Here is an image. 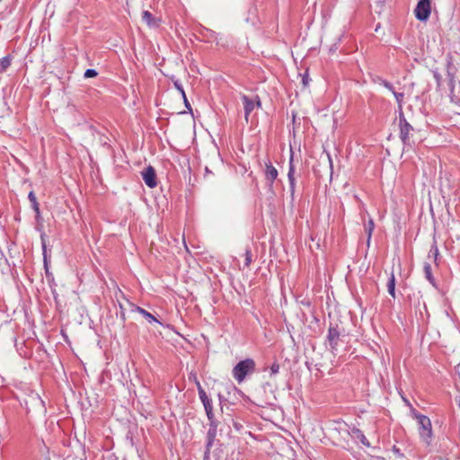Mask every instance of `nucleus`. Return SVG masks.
I'll return each instance as SVG.
<instances>
[{"mask_svg": "<svg viewBox=\"0 0 460 460\" xmlns=\"http://www.w3.org/2000/svg\"><path fill=\"white\" fill-rule=\"evenodd\" d=\"M411 415L418 422V431L421 441L429 446L433 438L432 424L430 419L420 413L413 406H411Z\"/></svg>", "mask_w": 460, "mask_h": 460, "instance_id": "obj_1", "label": "nucleus"}, {"mask_svg": "<svg viewBox=\"0 0 460 460\" xmlns=\"http://www.w3.org/2000/svg\"><path fill=\"white\" fill-rule=\"evenodd\" d=\"M256 370V363L252 358H245L239 361L233 368V377L241 384L245 377L252 375Z\"/></svg>", "mask_w": 460, "mask_h": 460, "instance_id": "obj_2", "label": "nucleus"}, {"mask_svg": "<svg viewBox=\"0 0 460 460\" xmlns=\"http://www.w3.org/2000/svg\"><path fill=\"white\" fill-rule=\"evenodd\" d=\"M399 128H400V138L404 146H412L415 143L411 139L413 132L415 131L413 127L407 121L404 113L401 112L399 115Z\"/></svg>", "mask_w": 460, "mask_h": 460, "instance_id": "obj_3", "label": "nucleus"}, {"mask_svg": "<svg viewBox=\"0 0 460 460\" xmlns=\"http://www.w3.org/2000/svg\"><path fill=\"white\" fill-rule=\"evenodd\" d=\"M341 330L339 325L331 323L328 329L327 341L330 346V349L332 353L338 350L340 342L341 341Z\"/></svg>", "mask_w": 460, "mask_h": 460, "instance_id": "obj_4", "label": "nucleus"}, {"mask_svg": "<svg viewBox=\"0 0 460 460\" xmlns=\"http://www.w3.org/2000/svg\"><path fill=\"white\" fill-rule=\"evenodd\" d=\"M208 430L207 432V443H206V450L204 453V460H208L210 448L213 447L218 427V420L217 419L208 420Z\"/></svg>", "mask_w": 460, "mask_h": 460, "instance_id": "obj_5", "label": "nucleus"}, {"mask_svg": "<svg viewBox=\"0 0 460 460\" xmlns=\"http://www.w3.org/2000/svg\"><path fill=\"white\" fill-rule=\"evenodd\" d=\"M244 109V118L248 121L251 112L254 110L255 106L261 107V102L258 95L255 96V100L249 98L247 95L243 94L241 96Z\"/></svg>", "mask_w": 460, "mask_h": 460, "instance_id": "obj_6", "label": "nucleus"}, {"mask_svg": "<svg viewBox=\"0 0 460 460\" xmlns=\"http://www.w3.org/2000/svg\"><path fill=\"white\" fill-rule=\"evenodd\" d=\"M414 12L418 20L426 21L430 15V0H420Z\"/></svg>", "mask_w": 460, "mask_h": 460, "instance_id": "obj_7", "label": "nucleus"}, {"mask_svg": "<svg viewBox=\"0 0 460 460\" xmlns=\"http://www.w3.org/2000/svg\"><path fill=\"white\" fill-rule=\"evenodd\" d=\"M264 176L268 183L269 190L273 193V183L277 179L279 172L278 170L272 165L271 162L268 159L265 162Z\"/></svg>", "mask_w": 460, "mask_h": 460, "instance_id": "obj_8", "label": "nucleus"}, {"mask_svg": "<svg viewBox=\"0 0 460 460\" xmlns=\"http://www.w3.org/2000/svg\"><path fill=\"white\" fill-rule=\"evenodd\" d=\"M142 178L149 188H155L157 185L155 170L148 166L142 172Z\"/></svg>", "mask_w": 460, "mask_h": 460, "instance_id": "obj_9", "label": "nucleus"}, {"mask_svg": "<svg viewBox=\"0 0 460 460\" xmlns=\"http://www.w3.org/2000/svg\"><path fill=\"white\" fill-rule=\"evenodd\" d=\"M128 303L132 312L139 313L140 314L143 315V317H145L146 319V321L148 323H159V321L152 314H150L149 312H147L144 308L139 307V306H137V305H134L132 303H129V302H128Z\"/></svg>", "mask_w": 460, "mask_h": 460, "instance_id": "obj_10", "label": "nucleus"}, {"mask_svg": "<svg viewBox=\"0 0 460 460\" xmlns=\"http://www.w3.org/2000/svg\"><path fill=\"white\" fill-rule=\"evenodd\" d=\"M288 179L289 182V189L291 196L294 197L295 189H296V178H295V166L293 164V158H290L289 161V168L288 172Z\"/></svg>", "mask_w": 460, "mask_h": 460, "instance_id": "obj_11", "label": "nucleus"}, {"mask_svg": "<svg viewBox=\"0 0 460 460\" xmlns=\"http://www.w3.org/2000/svg\"><path fill=\"white\" fill-rule=\"evenodd\" d=\"M142 21L146 22L149 27H158L159 20L155 18L149 11H143Z\"/></svg>", "mask_w": 460, "mask_h": 460, "instance_id": "obj_12", "label": "nucleus"}, {"mask_svg": "<svg viewBox=\"0 0 460 460\" xmlns=\"http://www.w3.org/2000/svg\"><path fill=\"white\" fill-rule=\"evenodd\" d=\"M350 435L352 438L358 439L364 446L370 447L369 441L359 429L353 428L350 431Z\"/></svg>", "mask_w": 460, "mask_h": 460, "instance_id": "obj_13", "label": "nucleus"}, {"mask_svg": "<svg viewBox=\"0 0 460 460\" xmlns=\"http://www.w3.org/2000/svg\"><path fill=\"white\" fill-rule=\"evenodd\" d=\"M28 199H29L30 202L31 203L32 209L36 213V219L39 220V218L40 217V205L37 201V198H36V195L33 190L29 192Z\"/></svg>", "mask_w": 460, "mask_h": 460, "instance_id": "obj_14", "label": "nucleus"}, {"mask_svg": "<svg viewBox=\"0 0 460 460\" xmlns=\"http://www.w3.org/2000/svg\"><path fill=\"white\" fill-rule=\"evenodd\" d=\"M423 271H424V274H425V278L428 279V281L432 285V286H436V281H435V279L432 275V270H431V266L429 263L428 262H425L424 263V266H423Z\"/></svg>", "mask_w": 460, "mask_h": 460, "instance_id": "obj_15", "label": "nucleus"}, {"mask_svg": "<svg viewBox=\"0 0 460 460\" xmlns=\"http://www.w3.org/2000/svg\"><path fill=\"white\" fill-rule=\"evenodd\" d=\"M388 293L394 298L395 297V277L394 273H391L387 282Z\"/></svg>", "mask_w": 460, "mask_h": 460, "instance_id": "obj_16", "label": "nucleus"}, {"mask_svg": "<svg viewBox=\"0 0 460 460\" xmlns=\"http://www.w3.org/2000/svg\"><path fill=\"white\" fill-rule=\"evenodd\" d=\"M447 79H448V86H449V90H450V97H451V100L453 101V93H454L456 80H455L454 73L451 72L449 69L447 70Z\"/></svg>", "mask_w": 460, "mask_h": 460, "instance_id": "obj_17", "label": "nucleus"}, {"mask_svg": "<svg viewBox=\"0 0 460 460\" xmlns=\"http://www.w3.org/2000/svg\"><path fill=\"white\" fill-rule=\"evenodd\" d=\"M374 227H375V224H374L373 219H369L368 222L365 225V232L367 234V245H369L372 233L374 231Z\"/></svg>", "mask_w": 460, "mask_h": 460, "instance_id": "obj_18", "label": "nucleus"}, {"mask_svg": "<svg viewBox=\"0 0 460 460\" xmlns=\"http://www.w3.org/2000/svg\"><path fill=\"white\" fill-rule=\"evenodd\" d=\"M41 239H42V252H43L42 254H43L44 268L46 270V274L48 275L49 274V256L48 255V252H47V247H46V243L43 239V236H41Z\"/></svg>", "mask_w": 460, "mask_h": 460, "instance_id": "obj_19", "label": "nucleus"}, {"mask_svg": "<svg viewBox=\"0 0 460 460\" xmlns=\"http://www.w3.org/2000/svg\"><path fill=\"white\" fill-rule=\"evenodd\" d=\"M393 94L395 97L396 102L398 104V113H399V115H401V112H403V111H402V102H403L404 93L394 91Z\"/></svg>", "mask_w": 460, "mask_h": 460, "instance_id": "obj_20", "label": "nucleus"}, {"mask_svg": "<svg viewBox=\"0 0 460 460\" xmlns=\"http://www.w3.org/2000/svg\"><path fill=\"white\" fill-rule=\"evenodd\" d=\"M203 406H204L208 420L216 419L215 414L213 412L212 400L209 402H207L206 403H203Z\"/></svg>", "mask_w": 460, "mask_h": 460, "instance_id": "obj_21", "label": "nucleus"}, {"mask_svg": "<svg viewBox=\"0 0 460 460\" xmlns=\"http://www.w3.org/2000/svg\"><path fill=\"white\" fill-rule=\"evenodd\" d=\"M197 389H198L199 396V399H200L202 404L206 403L207 402L211 401V399L208 398V396L207 395V394H206L205 390L203 389L200 383H198Z\"/></svg>", "mask_w": 460, "mask_h": 460, "instance_id": "obj_22", "label": "nucleus"}, {"mask_svg": "<svg viewBox=\"0 0 460 460\" xmlns=\"http://www.w3.org/2000/svg\"><path fill=\"white\" fill-rule=\"evenodd\" d=\"M11 65L10 56H5L0 59V74L4 73Z\"/></svg>", "mask_w": 460, "mask_h": 460, "instance_id": "obj_23", "label": "nucleus"}, {"mask_svg": "<svg viewBox=\"0 0 460 460\" xmlns=\"http://www.w3.org/2000/svg\"><path fill=\"white\" fill-rule=\"evenodd\" d=\"M439 255L438 248L436 243H434L429 251V257H433L434 261H437L438 256Z\"/></svg>", "mask_w": 460, "mask_h": 460, "instance_id": "obj_24", "label": "nucleus"}, {"mask_svg": "<svg viewBox=\"0 0 460 460\" xmlns=\"http://www.w3.org/2000/svg\"><path fill=\"white\" fill-rule=\"evenodd\" d=\"M252 258V252H251V250L247 249L245 251V261H244V266L245 267H249L251 265Z\"/></svg>", "mask_w": 460, "mask_h": 460, "instance_id": "obj_25", "label": "nucleus"}, {"mask_svg": "<svg viewBox=\"0 0 460 460\" xmlns=\"http://www.w3.org/2000/svg\"><path fill=\"white\" fill-rule=\"evenodd\" d=\"M97 75H98L97 71L95 69H92V68L86 69V71L84 72L85 78L95 77Z\"/></svg>", "mask_w": 460, "mask_h": 460, "instance_id": "obj_26", "label": "nucleus"}, {"mask_svg": "<svg viewBox=\"0 0 460 460\" xmlns=\"http://www.w3.org/2000/svg\"><path fill=\"white\" fill-rule=\"evenodd\" d=\"M279 364L278 362H274L270 367V375L272 376L278 374L279 371Z\"/></svg>", "mask_w": 460, "mask_h": 460, "instance_id": "obj_27", "label": "nucleus"}, {"mask_svg": "<svg viewBox=\"0 0 460 460\" xmlns=\"http://www.w3.org/2000/svg\"><path fill=\"white\" fill-rule=\"evenodd\" d=\"M173 84H174L175 88L181 93L182 98H185L186 93H185V91H184L181 84L179 81H175L173 83Z\"/></svg>", "mask_w": 460, "mask_h": 460, "instance_id": "obj_28", "label": "nucleus"}, {"mask_svg": "<svg viewBox=\"0 0 460 460\" xmlns=\"http://www.w3.org/2000/svg\"><path fill=\"white\" fill-rule=\"evenodd\" d=\"M381 84H383L386 89H388L392 93L394 91V88L393 84L390 82L386 81V80H382L381 81Z\"/></svg>", "mask_w": 460, "mask_h": 460, "instance_id": "obj_29", "label": "nucleus"}, {"mask_svg": "<svg viewBox=\"0 0 460 460\" xmlns=\"http://www.w3.org/2000/svg\"><path fill=\"white\" fill-rule=\"evenodd\" d=\"M189 380L190 381H193L196 385V386L198 387V383H200L197 377V374L196 373H193L191 372L189 376Z\"/></svg>", "mask_w": 460, "mask_h": 460, "instance_id": "obj_30", "label": "nucleus"}, {"mask_svg": "<svg viewBox=\"0 0 460 460\" xmlns=\"http://www.w3.org/2000/svg\"><path fill=\"white\" fill-rule=\"evenodd\" d=\"M302 83H303L304 86H307L309 84V77H308L307 71L305 72V74L302 75Z\"/></svg>", "mask_w": 460, "mask_h": 460, "instance_id": "obj_31", "label": "nucleus"}, {"mask_svg": "<svg viewBox=\"0 0 460 460\" xmlns=\"http://www.w3.org/2000/svg\"><path fill=\"white\" fill-rule=\"evenodd\" d=\"M119 308H120L119 316H120L122 322H125L126 321V313H125V309L121 304H119Z\"/></svg>", "mask_w": 460, "mask_h": 460, "instance_id": "obj_32", "label": "nucleus"}, {"mask_svg": "<svg viewBox=\"0 0 460 460\" xmlns=\"http://www.w3.org/2000/svg\"><path fill=\"white\" fill-rule=\"evenodd\" d=\"M434 78L436 79L438 87H440L442 80L441 75L438 73H434Z\"/></svg>", "mask_w": 460, "mask_h": 460, "instance_id": "obj_33", "label": "nucleus"}, {"mask_svg": "<svg viewBox=\"0 0 460 460\" xmlns=\"http://www.w3.org/2000/svg\"><path fill=\"white\" fill-rule=\"evenodd\" d=\"M183 102H184L185 107L191 112L192 109H191V106H190L186 95H185V98H183Z\"/></svg>", "mask_w": 460, "mask_h": 460, "instance_id": "obj_34", "label": "nucleus"}, {"mask_svg": "<svg viewBox=\"0 0 460 460\" xmlns=\"http://www.w3.org/2000/svg\"><path fill=\"white\" fill-rule=\"evenodd\" d=\"M403 400H404V402H406L407 405H409L410 408H411V406H412L408 400H406V399H403Z\"/></svg>", "mask_w": 460, "mask_h": 460, "instance_id": "obj_35", "label": "nucleus"}, {"mask_svg": "<svg viewBox=\"0 0 460 460\" xmlns=\"http://www.w3.org/2000/svg\"><path fill=\"white\" fill-rule=\"evenodd\" d=\"M422 305H423L424 309H427L425 302H422Z\"/></svg>", "mask_w": 460, "mask_h": 460, "instance_id": "obj_36", "label": "nucleus"}, {"mask_svg": "<svg viewBox=\"0 0 460 460\" xmlns=\"http://www.w3.org/2000/svg\"><path fill=\"white\" fill-rule=\"evenodd\" d=\"M218 398H219V401L221 402L222 401V395L218 394Z\"/></svg>", "mask_w": 460, "mask_h": 460, "instance_id": "obj_37", "label": "nucleus"}, {"mask_svg": "<svg viewBox=\"0 0 460 460\" xmlns=\"http://www.w3.org/2000/svg\"><path fill=\"white\" fill-rule=\"evenodd\" d=\"M205 170H206V172H210V171H209V169L208 168V166L206 167V169H205Z\"/></svg>", "mask_w": 460, "mask_h": 460, "instance_id": "obj_38", "label": "nucleus"}, {"mask_svg": "<svg viewBox=\"0 0 460 460\" xmlns=\"http://www.w3.org/2000/svg\"><path fill=\"white\" fill-rule=\"evenodd\" d=\"M125 460V459H124Z\"/></svg>", "mask_w": 460, "mask_h": 460, "instance_id": "obj_39", "label": "nucleus"}]
</instances>
